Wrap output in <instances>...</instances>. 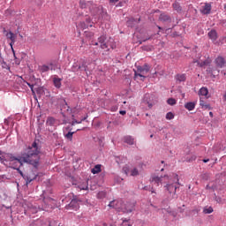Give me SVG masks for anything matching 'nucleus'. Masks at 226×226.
Instances as JSON below:
<instances>
[{
  "label": "nucleus",
  "mask_w": 226,
  "mask_h": 226,
  "mask_svg": "<svg viewBox=\"0 0 226 226\" xmlns=\"http://www.w3.org/2000/svg\"><path fill=\"white\" fill-rule=\"evenodd\" d=\"M214 212L213 207H207L203 209L205 215H211Z\"/></svg>",
  "instance_id": "24"
},
{
  "label": "nucleus",
  "mask_w": 226,
  "mask_h": 226,
  "mask_svg": "<svg viewBox=\"0 0 226 226\" xmlns=\"http://www.w3.org/2000/svg\"><path fill=\"white\" fill-rule=\"evenodd\" d=\"M175 178L177 179V185H179V179L177 178V175H175Z\"/></svg>",
  "instance_id": "41"
},
{
  "label": "nucleus",
  "mask_w": 226,
  "mask_h": 226,
  "mask_svg": "<svg viewBox=\"0 0 226 226\" xmlns=\"http://www.w3.org/2000/svg\"><path fill=\"white\" fill-rule=\"evenodd\" d=\"M158 102L156 95L153 94H146L143 97V105H147L148 109H152L153 105H154Z\"/></svg>",
  "instance_id": "5"
},
{
  "label": "nucleus",
  "mask_w": 226,
  "mask_h": 226,
  "mask_svg": "<svg viewBox=\"0 0 226 226\" xmlns=\"http://www.w3.org/2000/svg\"><path fill=\"white\" fill-rule=\"evenodd\" d=\"M63 81V79L57 77V76H55L53 77V84L55 86V87H56V89H61V86H62V82Z\"/></svg>",
  "instance_id": "12"
},
{
  "label": "nucleus",
  "mask_w": 226,
  "mask_h": 226,
  "mask_svg": "<svg viewBox=\"0 0 226 226\" xmlns=\"http://www.w3.org/2000/svg\"><path fill=\"white\" fill-rule=\"evenodd\" d=\"M4 33L5 34V36L7 38V40H10V46L11 49H13V45H15V41H17V34H13L12 32H6V29L4 30Z\"/></svg>",
  "instance_id": "8"
},
{
  "label": "nucleus",
  "mask_w": 226,
  "mask_h": 226,
  "mask_svg": "<svg viewBox=\"0 0 226 226\" xmlns=\"http://www.w3.org/2000/svg\"><path fill=\"white\" fill-rule=\"evenodd\" d=\"M79 8H81V10H85L87 13L89 11L94 22H98V20L103 19V17L107 15V12L103 11V7L96 5L93 1L80 0Z\"/></svg>",
  "instance_id": "2"
},
{
  "label": "nucleus",
  "mask_w": 226,
  "mask_h": 226,
  "mask_svg": "<svg viewBox=\"0 0 226 226\" xmlns=\"http://www.w3.org/2000/svg\"><path fill=\"white\" fill-rule=\"evenodd\" d=\"M194 63H197L198 65L200 67V68H204V66H207L209 64H211V59H207L205 61H202V62H199V61H196Z\"/></svg>",
  "instance_id": "18"
},
{
  "label": "nucleus",
  "mask_w": 226,
  "mask_h": 226,
  "mask_svg": "<svg viewBox=\"0 0 226 226\" xmlns=\"http://www.w3.org/2000/svg\"><path fill=\"white\" fill-rule=\"evenodd\" d=\"M54 118L53 117H48V119L46 120V125L48 126H53L54 125Z\"/></svg>",
  "instance_id": "28"
},
{
  "label": "nucleus",
  "mask_w": 226,
  "mask_h": 226,
  "mask_svg": "<svg viewBox=\"0 0 226 226\" xmlns=\"http://www.w3.org/2000/svg\"><path fill=\"white\" fill-rule=\"evenodd\" d=\"M85 36H86L87 38H93V37L94 36V33L89 32V31H86V32H85Z\"/></svg>",
  "instance_id": "33"
},
{
  "label": "nucleus",
  "mask_w": 226,
  "mask_h": 226,
  "mask_svg": "<svg viewBox=\"0 0 226 226\" xmlns=\"http://www.w3.org/2000/svg\"><path fill=\"white\" fill-rule=\"evenodd\" d=\"M207 36L214 43L216 41V40H218V33L215 29L208 32Z\"/></svg>",
  "instance_id": "11"
},
{
  "label": "nucleus",
  "mask_w": 226,
  "mask_h": 226,
  "mask_svg": "<svg viewBox=\"0 0 226 226\" xmlns=\"http://www.w3.org/2000/svg\"><path fill=\"white\" fill-rule=\"evenodd\" d=\"M40 148L37 147V143L34 142L31 147H27L26 152L22 154L19 157L13 156L12 154H4L3 156H0L1 163L9 162V165L13 170L19 171V176L23 177V172L20 170V167L23 163H27L37 167L40 161Z\"/></svg>",
  "instance_id": "1"
},
{
  "label": "nucleus",
  "mask_w": 226,
  "mask_h": 226,
  "mask_svg": "<svg viewBox=\"0 0 226 226\" xmlns=\"http://www.w3.org/2000/svg\"><path fill=\"white\" fill-rule=\"evenodd\" d=\"M185 109H187V110H193V109H195V103H193V102H187L185 104Z\"/></svg>",
  "instance_id": "26"
},
{
  "label": "nucleus",
  "mask_w": 226,
  "mask_h": 226,
  "mask_svg": "<svg viewBox=\"0 0 226 226\" xmlns=\"http://www.w3.org/2000/svg\"><path fill=\"white\" fill-rule=\"evenodd\" d=\"M207 162H209V159H204V160H203V162H204V163H207Z\"/></svg>",
  "instance_id": "45"
},
{
  "label": "nucleus",
  "mask_w": 226,
  "mask_h": 226,
  "mask_svg": "<svg viewBox=\"0 0 226 226\" xmlns=\"http://www.w3.org/2000/svg\"><path fill=\"white\" fill-rule=\"evenodd\" d=\"M174 116L175 115H173V114H167V115H165V119L171 120L174 118Z\"/></svg>",
  "instance_id": "35"
},
{
  "label": "nucleus",
  "mask_w": 226,
  "mask_h": 226,
  "mask_svg": "<svg viewBox=\"0 0 226 226\" xmlns=\"http://www.w3.org/2000/svg\"><path fill=\"white\" fill-rule=\"evenodd\" d=\"M208 94L209 90H207V87H201L199 91L200 96H207Z\"/></svg>",
  "instance_id": "20"
},
{
  "label": "nucleus",
  "mask_w": 226,
  "mask_h": 226,
  "mask_svg": "<svg viewBox=\"0 0 226 226\" xmlns=\"http://www.w3.org/2000/svg\"><path fill=\"white\" fill-rule=\"evenodd\" d=\"M150 181H151V183L156 184L157 186H159V185L162 182V177H159L156 176V175H153V176L151 177Z\"/></svg>",
  "instance_id": "14"
},
{
  "label": "nucleus",
  "mask_w": 226,
  "mask_h": 226,
  "mask_svg": "<svg viewBox=\"0 0 226 226\" xmlns=\"http://www.w3.org/2000/svg\"><path fill=\"white\" fill-rule=\"evenodd\" d=\"M165 190H167L170 194L175 195V193H177V186L173 184H167V185H165Z\"/></svg>",
  "instance_id": "10"
},
{
  "label": "nucleus",
  "mask_w": 226,
  "mask_h": 226,
  "mask_svg": "<svg viewBox=\"0 0 226 226\" xmlns=\"http://www.w3.org/2000/svg\"><path fill=\"white\" fill-rule=\"evenodd\" d=\"M176 80H177L178 82H185V80H186V75L185 74H177L175 77Z\"/></svg>",
  "instance_id": "21"
},
{
  "label": "nucleus",
  "mask_w": 226,
  "mask_h": 226,
  "mask_svg": "<svg viewBox=\"0 0 226 226\" xmlns=\"http://www.w3.org/2000/svg\"><path fill=\"white\" fill-rule=\"evenodd\" d=\"M168 114H172V112H168Z\"/></svg>",
  "instance_id": "52"
},
{
  "label": "nucleus",
  "mask_w": 226,
  "mask_h": 226,
  "mask_svg": "<svg viewBox=\"0 0 226 226\" xmlns=\"http://www.w3.org/2000/svg\"><path fill=\"white\" fill-rule=\"evenodd\" d=\"M137 175H139V171L137 170V169L131 170V176L136 177Z\"/></svg>",
  "instance_id": "34"
},
{
  "label": "nucleus",
  "mask_w": 226,
  "mask_h": 226,
  "mask_svg": "<svg viewBox=\"0 0 226 226\" xmlns=\"http://www.w3.org/2000/svg\"><path fill=\"white\" fill-rule=\"evenodd\" d=\"M76 116H82V115H72V117H73V122H72V125H75V124H81L83 121L87 119V116L81 117L79 119H75Z\"/></svg>",
  "instance_id": "13"
},
{
  "label": "nucleus",
  "mask_w": 226,
  "mask_h": 226,
  "mask_svg": "<svg viewBox=\"0 0 226 226\" xmlns=\"http://www.w3.org/2000/svg\"><path fill=\"white\" fill-rule=\"evenodd\" d=\"M158 27V29H160V31H162V26H157Z\"/></svg>",
  "instance_id": "49"
},
{
  "label": "nucleus",
  "mask_w": 226,
  "mask_h": 226,
  "mask_svg": "<svg viewBox=\"0 0 226 226\" xmlns=\"http://www.w3.org/2000/svg\"><path fill=\"white\" fill-rule=\"evenodd\" d=\"M124 203L122 201V200H112L110 202H109V207H112V208H115L116 207H124Z\"/></svg>",
  "instance_id": "9"
},
{
  "label": "nucleus",
  "mask_w": 226,
  "mask_h": 226,
  "mask_svg": "<svg viewBox=\"0 0 226 226\" xmlns=\"http://www.w3.org/2000/svg\"><path fill=\"white\" fill-rule=\"evenodd\" d=\"M147 40H149V37H148V38H147V39H143V41H147Z\"/></svg>",
  "instance_id": "47"
},
{
  "label": "nucleus",
  "mask_w": 226,
  "mask_h": 226,
  "mask_svg": "<svg viewBox=\"0 0 226 226\" xmlns=\"http://www.w3.org/2000/svg\"><path fill=\"white\" fill-rule=\"evenodd\" d=\"M151 193H154V191L151 190Z\"/></svg>",
  "instance_id": "51"
},
{
  "label": "nucleus",
  "mask_w": 226,
  "mask_h": 226,
  "mask_svg": "<svg viewBox=\"0 0 226 226\" xmlns=\"http://www.w3.org/2000/svg\"><path fill=\"white\" fill-rule=\"evenodd\" d=\"M40 70L42 73H45L50 70V67H49V65H42L41 66Z\"/></svg>",
  "instance_id": "31"
},
{
  "label": "nucleus",
  "mask_w": 226,
  "mask_h": 226,
  "mask_svg": "<svg viewBox=\"0 0 226 226\" xmlns=\"http://www.w3.org/2000/svg\"><path fill=\"white\" fill-rule=\"evenodd\" d=\"M161 171H164V169L161 170Z\"/></svg>",
  "instance_id": "53"
},
{
  "label": "nucleus",
  "mask_w": 226,
  "mask_h": 226,
  "mask_svg": "<svg viewBox=\"0 0 226 226\" xmlns=\"http://www.w3.org/2000/svg\"><path fill=\"white\" fill-rule=\"evenodd\" d=\"M92 21H93V19H91L90 17H88V18L86 19V22H87V26H91V25H92V24H91Z\"/></svg>",
  "instance_id": "37"
},
{
  "label": "nucleus",
  "mask_w": 226,
  "mask_h": 226,
  "mask_svg": "<svg viewBox=\"0 0 226 226\" xmlns=\"http://www.w3.org/2000/svg\"><path fill=\"white\" fill-rule=\"evenodd\" d=\"M217 202L222 203V200H220V199L217 200Z\"/></svg>",
  "instance_id": "48"
},
{
  "label": "nucleus",
  "mask_w": 226,
  "mask_h": 226,
  "mask_svg": "<svg viewBox=\"0 0 226 226\" xmlns=\"http://www.w3.org/2000/svg\"><path fill=\"white\" fill-rule=\"evenodd\" d=\"M135 207H136V204L134 202L132 203L128 202L124 204V206L116 207L115 210H117V212H123L124 214H128L134 211Z\"/></svg>",
  "instance_id": "6"
},
{
  "label": "nucleus",
  "mask_w": 226,
  "mask_h": 226,
  "mask_svg": "<svg viewBox=\"0 0 226 226\" xmlns=\"http://www.w3.org/2000/svg\"><path fill=\"white\" fill-rule=\"evenodd\" d=\"M93 45H99L100 48L106 52H109L110 49H116V44H114V39L109 38V40H107V37L105 35H102L101 37H99L98 42L93 43Z\"/></svg>",
  "instance_id": "3"
},
{
  "label": "nucleus",
  "mask_w": 226,
  "mask_h": 226,
  "mask_svg": "<svg viewBox=\"0 0 226 226\" xmlns=\"http://www.w3.org/2000/svg\"><path fill=\"white\" fill-rule=\"evenodd\" d=\"M116 110H117V106L111 108V112H116Z\"/></svg>",
  "instance_id": "39"
},
{
  "label": "nucleus",
  "mask_w": 226,
  "mask_h": 226,
  "mask_svg": "<svg viewBox=\"0 0 226 226\" xmlns=\"http://www.w3.org/2000/svg\"><path fill=\"white\" fill-rule=\"evenodd\" d=\"M209 114H213V112L210 111Z\"/></svg>",
  "instance_id": "54"
},
{
  "label": "nucleus",
  "mask_w": 226,
  "mask_h": 226,
  "mask_svg": "<svg viewBox=\"0 0 226 226\" xmlns=\"http://www.w3.org/2000/svg\"><path fill=\"white\" fill-rule=\"evenodd\" d=\"M159 20H161V22H171L170 16H169L165 13H162L160 15Z\"/></svg>",
  "instance_id": "16"
},
{
  "label": "nucleus",
  "mask_w": 226,
  "mask_h": 226,
  "mask_svg": "<svg viewBox=\"0 0 226 226\" xmlns=\"http://www.w3.org/2000/svg\"><path fill=\"white\" fill-rule=\"evenodd\" d=\"M167 103H168V105H176L177 102H176V99L170 98L167 100Z\"/></svg>",
  "instance_id": "32"
},
{
  "label": "nucleus",
  "mask_w": 226,
  "mask_h": 226,
  "mask_svg": "<svg viewBox=\"0 0 226 226\" xmlns=\"http://www.w3.org/2000/svg\"><path fill=\"white\" fill-rule=\"evenodd\" d=\"M202 13H204L205 15H208V13H211V4H206L202 11Z\"/></svg>",
  "instance_id": "19"
},
{
  "label": "nucleus",
  "mask_w": 226,
  "mask_h": 226,
  "mask_svg": "<svg viewBox=\"0 0 226 226\" xmlns=\"http://www.w3.org/2000/svg\"><path fill=\"white\" fill-rule=\"evenodd\" d=\"M150 138H153V135H151Z\"/></svg>",
  "instance_id": "55"
},
{
  "label": "nucleus",
  "mask_w": 226,
  "mask_h": 226,
  "mask_svg": "<svg viewBox=\"0 0 226 226\" xmlns=\"http://www.w3.org/2000/svg\"><path fill=\"white\" fill-rule=\"evenodd\" d=\"M173 8L176 11H177L178 13H180V11H182V8H181V5H179L178 3H174L173 4Z\"/></svg>",
  "instance_id": "27"
},
{
  "label": "nucleus",
  "mask_w": 226,
  "mask_h": 226,
  "mask_svg": "<svg viewBox=\"0 0 226 226\" xmlns=\"http://www.w3.org/2000/svg\"><path fill=\"white\" fill-rule=\"evenodd\" d=\"M44 203L48 206V207H52L51 204L54 203V200L51 198L45 199Z\"/></svg>",
  "instance_id": "25"
},
{
  "label": "nucleus",
  "mask_w": 226,
  "mask_h": 226,
  "mask_svg": "<svg viewBox=\"0 0 226 226\" xmlns=\"http://www.w3.org/2000/svg\"><path fill=\"white\" fill-rule=\"evenodd\" d=\"M150 67L147 64H145L143 66L138 67V72H135V77H142L146 79L144 75L149 73Z\"/></svg>",
  "instance_id": "7"
},
{
  "label": "nucleus",
  "mask_w": 226,
  "mask_h": 226,
  "mask_svg": "<svg viewBox=\"0 0 226 226\" xmlns=\"http://www.w3.org/2000/svg\"><path fill=\"white\" fill-rule=\"evenodd\" d=\"M35 175H34V177L33 178H30L29 177H27V178H26V183L27 184H30L31 182H33L34 179H35Z\"/></svg>",
  "instance_id": "36"
},
{
  "label": "nucleus",
  "mask_w": 226,
  "mask_h": 226,
  "mask_svg": "<svg viewBox=\"0 0 226 226\" xmlns=\"http://www.w3.org/2000/svg\"><path fill=\"white\" fill-rule=\"evenodd\" d=\"M118 2H119V0H109V3L111 4H116V3H118Z\"/></svg>",
  "instance_id": "38"
},
{
  "label": "nucleus",
  "mask_w": 226,
  "mask_h": 226,
  "mask_svg": "<svg viewBox=\"0 0 226 226\" xmlns=\"http://www.w3.org/2000/svg\"><path fill=\"white\" fill-rule=\"evenodd\" d=\"M215 66L214 68L209 67L207 69V73L210 75H215V73H220V69L226 67V60L223 56H218L214 61Z\"/></svg>",
  "instance_id": "4"
},
{
  "label": "nucleus",
  "mask_w": 226,
  "mask_h": 226,
  "mask_svg": "<svg viewBox=\"0 0 226 226\" xmlns=\"http://www.w3.org/2000/svg\"><path fill=\"white\" fill-rule=\"evenodd\" d=\"M73 134H75V132H68L67 134L64 135L65 139L67 140L72 141L73 139Z\"/></svg>",
  "instance_id": "23"
},
{
  "label": "nucleus",
  "mask_w": 226,
  "mask_h": 226,
  "mask_svg": "<svg viewBox=\"0 0 226 226\" xmlns=\"http://www.w3.org/2000/svg\"><path fill=\"white\" fill-rule=\"evenodd\" d=\"M11 50L13 52L14 59H17V56L15 55V49H13V48H12Z\"/></svg>",
  "instance_id": "43"
},
{
  "label": "nucleus",
  "mask_w": 226,
  "mask_h": 226,
  "mask_svg": "<svg viewBox=\"0 0 226 226\" xmlns=\"http://www.w3.org/2000/svg\"><path fill=\"white\" fill-rule=\"evenodd\" d=\"M106 197V192H104L103 191L98 192V194H96V198H98L99 200H102Z\"/></svg>",
  "instance_id": "30"
},
{
  "label": "nucleus",
  "mask_w": 226,
  "mask_h": 226,
  "mask_svg": "<svg viewBox=\"0 0 226 226\" xmlns=\"http://www.w3.org/2000/svg\"><path fill=\"white\" fill-rule=\"evenodd\" d=\"M68 207L76 211L79 208V205L78 204V201L76 200H73L70 202V204H68Z\"/></svg>",
  "instance_id": "15"
},
{
  "label": "nucleus",
  "mask_w": 226,
  "mask_h": 226,
  "mask_svg": "<svg viewBox=\"0 0 226 226\" xmlns=\"http://www.w3.org/2000/svg\"><path fill=\"white\" fill-rule=\"evenodd\" d=\"M143 190H145V191H148V186H145V187H143Z\"/></svg>",
  "instance_id": "46"
},
{
  "label": "nucleus",
  "mask_w": 226,
  "mask_h": 226,
  "mask_svg": "<svg viewBox=\"0 0 226 226\" xmlns=\"http://www.w3.org/2000/svg\"><path fill=\"white\" fill-rule=\"evenodd\" d=\"M80 68H81L80 65H79V66H78V70H80Z\"/></svg>",
  "instance_id": "50"
},
{
  "label": "nucleus",
  "mask_w": 226,
  "mask_h": 226,
  "mask_svg": "<svg viewBox=\"0 0 226 226\" xmlns=\"http://www.w3.org/2000/svg\"><path fill=\"white\" fill-rule=\"evenodd\" d=\"M79 189H81V190H87V185H83V186L79 187Z\"/></svg>",
  "instance_id": "40"
},
{
  "label": "nucleus",
  "mask_w": 226,
  "mask_h": 226,
  "mask_svg": "<svg viewBox=\"0 0 226 226\" xmlns=\"http://www.w3.org/2000/svg\"><path fill=\"white\" fill-rule=\"evenodd\" d=\"M123 142L128 144L129 146H132L134 145V139H132L131 136H124V138H123Z\"/></svg>",
  "instance_id": "17"
},
{
  "label": "nucleus",
  "mask_w": 226,
  "mask_h": 226,
  "mask_svg": "<svg viewBox=\"0 0 226 226\" xmlns=\"http://www.w3.org/2000/svg\"><path fill=\"white\" fill-rule=\"evenodd\" d=\"M211 116V117H213V115H210Z\"/></svg>",
  "instance_id": "56"
},
{
  "label": "nucleus",
  "mask_w": 226,
  "mask_h": 226,
  "mask_svg": "<svg viewBox=\"0 0 226 226\" xmlns=\"http://www.w3.org/2000/svg\"><path fill=\"white\" fill-rule=\"evenodd\" d=\"M79 26L82 29H87V27H93V25H87L86 22L82 21L79 23Z\"/></svg>",
  "instance_id": "29"
},
{
  "label": "nucleus",
  "mask_w": 226,
  "mask_h": 226,
  "mask_svg": "<svg viewBox=\"0 0 226 226\" xmlns=\"http://www.w3.org/2000/svg\"><path fill=\"white\" fill-rule=\"evenodd\" d=\"M92 174H98L102 172V165H95L94 169L91 170Z\"/></svg>",
  "instance_id": "22"
},
{
  "label": "nucleus",
  "mask_w": 226,
  "mask_h": 226,
  "mask_svg": "<svg viewBox=\"0 0 226 226\" xmlns=\"http://www.w3.org/2000/svg\"><path fill=\"white\" fill-rule=\"evenodd\" d=\"M119 114H126V111L125 110H120Z\"/></svg>",
  "instance_id": "44"
},
{
  "label": "nucleus",
  "mask_w": 226,
  "mask_h": 226,
  "mask_svg": "<svg viewBox=\"0 0 226 226\" xmlns=\"http://www.w3.org/2000/svg\"><path fill=\"white\" fill-rule=\"evenodd\" d=\"M15 64H20V60H19V59H15Z\"/></svg>",
  "instance_id": "42"
}]
</instances>
